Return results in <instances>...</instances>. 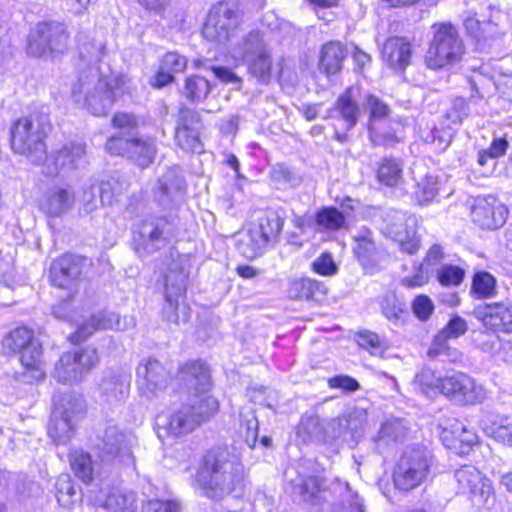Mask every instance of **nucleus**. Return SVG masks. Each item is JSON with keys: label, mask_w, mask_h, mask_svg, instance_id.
Masks as SVG:
<instances>
[{"label": "nucleus", "mask_w": 512, "mask_h": 512, "mask_svg": "<svg viewBox=\"0 0 512 512\" xmlns=\"http://www.w3.org/2000/svg\"><path fill=\"white\" fill-rule=\"evenodd\" d=\"M136 374L139 392L147 399L157 397L167 388L170 380L164 366L152 358L143 360L138 365Z\"/></svg>", "instance_id": "obj_22"}, {"label": "nucleus", "mask_w": 512, "mask_h": 512, "mask_svg": "<svg viewBox=\"0 0 512 512\" xmlns=\"http://www.w3.org/2000/svg\"><path fill=\"white\" fill-rule=\"evenodd\" d=\"M440 394L464 405L479 404L488 398L483 385L461 372L443 377Z\"/></svg>", "instance_id": "obj_18"}, {"label": "nucleus", "mask_w": 512, "mask_h": 512, "mask_svg": "<svg viewBox=\"0 0 512 512\" xmlns=\"http://www.w3.org/2000/svg\"><path fill=\"white\" fill-rule=\"evenodd\" d=\"M131 80L125 75L102 76L98 68L81 71L73 84L71 97L75 104L94 116H105L114 103L132 92Z\"/></svg>", "instance_id": "obj_1"}, {"label": "nucleus", "mask_w": 512, "mask_h": 512, "mask_svg": "<svg viewBox=\"0 0 512 512\" xmlns=\"http://www.w3.org/2000/svg\"><path fill=\"white\" fill-rule=\"evenodd\" d=\"M48 434L57 445L67 444L75 435L77 422L85 414V402L81 395L67 394L61 398L54 396Z\"/></svg>", "instance_id": "obj_7"}, {"label": "nucleus", "mask_w": 512, "mask_h": 512, "mask_svg": "<svg viewBox=\"0 0 512 512\" xmlns=\"http://www.w3.org/2000/svg\"><path fill=\"white\" fill-rule=\"evenodd\" d=\"M114 180L102 181L100 184H92L83 191L81 201L85 213H91L100 202L103 205H111L116 197L121 193L119 189L113 188Z\"/></svg>", "instance_id": "obj_33"}, {"label": "nucleus", "mask_w": 512, "mask_h": 512, "mask_svg": "<svg viewBox=\"0 0 512 512\" xmlns=\"http://www.w3.org/2000/svg\"><path fill=\"white\" fill-rule=\"evenodd\" d=\"M507 216V208L492 195L479 196L473 201L471 218L481 229H498L504 225Z\"/></svg>", "instance_id": "obj_24"}, {"label": "nucleus", "mask_w": 512, "mask_h": 512, "mask_svg": "<svg viewBox=\"0 0 512 512\" xmlns=\"http://www.w3.org/2000/svg\"><path fill=\"white\" fill-rule=\"evenodd\" d=\"M322 426L317 416H303L297 427V436L303 442L320 440L322 435Z\"/></svg>", "instance_id": "obj_52"}, {"label": "nucleus", "mask_w": 512, "mask_h": 512, "mask_svg": "<svg viewBox=\"0 0 512 512\" xmlns=\"http://www.w3.org/2000/svg\"><path fill=\"white\" fill-rule=\"evenodd\" d=\"M218 410L219 402L214 396H205L200 401L190 399L188 403L157 416L158 437L162 439L187 435L212 418Z\"/></svg>", "instance_id": "obj_3"}, {"label": "nucleus", "mask_w": 512, "mask_h": 512, "mask_svg": "<svg viewBox=\"0 0 512 512\" xmlns=\"http://www.w3.org/2000/svg\"><path fill=\"white\" fill-rule=\"evenodd\" d=\"M202 124L197 112L188 108L181 109L175 131L178 146L187 152L201 153L203 144L200 140Z\"/></svg>", "instance_id": "obj_25"}, {"label": "nucleus", "mask_w": 512, "mask_h": 512, "mask_svg": "<svg viewBox=\"0 0 512 512\" xmlns=\"http://www.w3.org/2000/svg\"><path fill=\"white\" fill-rule=\"evenodd\" d=\"M188 61L185 56L177 52H167L161 59L160 65L163 69L173 73H182L186 69Z\"/></svg>", "instance_id": "obj_64"}, {"label": "nucleus", "mask_w": 512, "mask_h": 512, "mask_svg": "<svg viewBox=\"0 0 512 512\" xmlns=\"http://www.w3.org/2000/svg\"><path fill=\"white\" fill-rule=\"evenodd\" d=\"M438 192V178L427 174L417 181L413 195L419 205H427L436 198Z\"/></svg>", "instance_id": "obj_48"}, {"label": "nucleus", "mask_w": 512, "mask_h": 512, "mask_svg": "<svg viewBox=\"0 0 512 512\" xmlns=\"http://www.w3.org/2000/svg\"><path fill=\"white\" fill-rule=\"evenodd\" d=\"M322 480L316 476L299 477L293 484V493L311 506H318L324 501V490L321 488Z\"/></svg>", "instance_id": "obj_39"}, {"label": "nucleus", "mask_w": 512, "mask_h": 512, "mask_svg": "<svg viewBox=\"0 0 512 512\" xmlns=\"http://www.w3.org/2000/svg\"><path fill=\"white\" fill-rule=\"evenodd\" d=\"M367 424V410L362 407H353L347 413L333 420L331 425L333 429L338 427L335 436L349 434L352 438L360 437Z\"/></svg>", "instance_id": "obj_35"}, {"label": "nucleus", "mask_w": 512, "mask_h": 512, "mask_svg": "<svg viewBox=\"0 0 512 512\" xmlns=\"http://www.w3.org/2000/svg\"><path fill=\"white\" fill-rule=\"evenodd\" d=\"M472 291L479 299L491 298L496 293V279L486 271H479L474 274Z\"/></svg>", "instance_id": "obj_51"}, {"label": "nucleus", "mask_w": 512, "mask_h": 512, "mask_svg": "<svg viewBox=\"0 0 512 512\" xmlns=\"http://www.w3.org/2000/svg\"><path fill=\"white\" fill-rule=\"evenodd\" d=\"M464 26L467 33L477 39L486 40V33H492L494 31V25L491 22H480L475 16L468 15L464 18Z\"/></svg>", "instance_id": "obj_61"}, {"label": "nucleus", "mask_w": 512, "mask_h": 512, "mask_svg": "<svg viewBox=\"0 0 512 512\" xmlns=\"http://www.w3.org/2000/svg\"><path fill=\"white\" fill-rule=\"evenodd\" d=\"M97 350L92 347L76 349L61 355L55 365L53 377L63 384L81 382L98 364Z\"/></svg>", "instance_id": "obj_12"}, {"label": "nucleus", "mask_w": 512, "mask_h": 512, "mask_svg": "<svg viewBox=\"0 0 512 512\" xmlns=\"http://www.w3.org/2000/svg\"><path fill=\"white\" fill-rule=\"evenodd\" d=\"M266 245L267 241L261 235V230L254 227L241 235L238 248L244 257L253 259L261 255Z\"/></svg>", "instance_id": "obj_44"}, {"label": "nucleus", "mask_w": 512, "mask_h": 512, "mask_svg": "<svg viewBox=\"0 0 512 512\" xmlns=\"http://www.w3.org/2000/svg\"><path fill=\"white\" fill-rule=\"evenodd\" d=\"M55 489L58 503L67 509H70L79 498L75 485L68 474L59 475Z\"/></svg>", "instance_id": "obj_49"}, {"label": "nucleus", "mask_w": 512, "mask_h": 512, "mask_svg": "<svg viewBox=\"0 0 512 512\" xmlns=\"http://www.w3.org/2000/svg\"><path fill=\"white\" fill-rule=\"evenodd\" d=\"M49 117L44 112H32L13 122L10 129L11 147L33 163L46 158L45 138L50 130Z\"/></svg>", "instance_id": "obj_4"}, {"label": "nucleus", "mask_w": 512, "mask_h": 512, "mask_svg": "<svg viewBox=\"0 0 512 512\" xmlns=\"http://www.w3.org/2000/svg\"><path fill=\"white\" fill-rule=\"evenodd\" d=\"M75 197L68 188L55 186L50 188L40 202L41 210L52 217H60L70 211Z\"/></svg>", "instance_id": "obj_31"}, {"label": "nucleus", "mask_w": 512, "mask_h": 512, "mask_svg": "<svg viewBox=\"0 0 512 512\" xmlns=\"http://www.w3.org/2000/svg\"><path fill=\"white\" fill-rule=\"evenodd\" d=\"M106 39L103 34L95 36H85L79 39V53L83 64L91 68H97L96 64L106 54Z\"/></svg>", "instance_id": "obj_37"}, {"label": "nucleus", "mask_w": 512, "mask_h": 512, "mask_svg": "<svg viewBox=\"0 0 512 512\" xmlns=\"http://www.w3.org/2000/svg\"><path fill=\"white\" fill-rule=\"evenodd\" d=\"M465 277V270L459 266L445 264L436 272V278L442 286H458Z\"/></svg>", "instance_id": "obj_55"}, {"label": "nucleus", "mask_w": 512, "mask_h": 512, "mask_svg": "<svg viewBox=\"0 0 512 512\" xmlns=\"http://www.w3.org/2000/svg\"><path fill=\"white\" fill-rule=\"evenodd\" d=\"M211 89L207 79L194 75L185 79L182 93L191 103H199L208 97Z\"/></svg>", "instance_id": "obj_47"}, {"label": "nucleus", "mask_w": 512, "mask_h": 512, "mask_svg": "<svg viewBox=\"0 0 512 512\" xmlns=\"http://www.w3.org/2000/svg\"><path fill=\"white\" fill-rule=\"evenodd\" d=\"M320 230L336 231L345 224V216L335 207H324L315 215Z\"/></svg>", "instance_id": "obj_50"}, {"label": "nucleus", "mask_w": 512, "mask_h": 512, "mask_svg": "<svg viewBox=\"0 0 512 512\" xmlns=\"http://www.w3.org/2000/svg\"><path fill=\"white\" fill-rule=\"evenodd\" d=\"M417 218L407 212L388 210L383 218V233L397 242L403 252L410 255L416 253L420 247L416 237Z\"/></svg>", "instance_id": "obj_16"}, {"label": "nucleus", "mask_w": 512, "mask_h": 512, "mask_svg": "<svg viewBox=\"0 0 512 512\" xmlns=\"http://www.w3.org/2000/svg\"><path fill=\"white\" fill-rule=\"evenodd\" d=\"M365 104L370 112L368 132L371 141L375 145H387L391 139L386 137L381 138L375 129L374 122L388 116L389 107L380 101L376 96L370 94L365 97Z\"/></svg>", "instance_id": "obj_41"}, {"label": "nucleus", "mask_w": 512, "mask_h": 512, "mask_svg": "<svg viewBox=\"0 0 512 512\" xmlns=\"http://www.w3.org/2000/svg\"><path fill=\"white\" fill-rule=\"evenodd\" d=\"M509 144L504 138H495L490 144L489 148L479 151L478 163L481 166L488 165L492 162V166L495 165V159L502 157L508 148Z\"/></svg>", "instance_id": "obj_56"}, {"label": "nucleus", "mask_w": 512, "mask_h": 512, "mask_svg": "<svg viewBox=\"0 0 512 512\" xmlns=\"http://www.w3.org/2000/svg\"><path fill=\"white\" fill-rule=\"evenodd\" d=\"M186 185L178 167L168 168L158 179L154 189L156 201L165 209L180 205L185 197Z\"/></svg>", "instance_id": "obj_23"}, {"label": "nucleus", "mask_w": 512, "mask_h": 512, "mask_svg": "<svg viewBox=\"0 0 512 512\" xmlns=\"http://www.w3.org/2000/svg\"><path fill=\"white\" fill-rule=\"evenodd\" d=\"M105 148L109 154L127 157L142 168L153 163L156 156L155 141L146 136L129 135L124 137L113 135L107 140Z\"/></svg>", "instance_id": "obj_15"}, {"label": "nucleus", "mask_w": 512, "mask_h": 512, "mask_svg": "<svg viewBox=\"0 0 512 512\" xmlns=\"http://www.w3.org/2000/svg\"><path fill=\"white\" fill-rule=\"evenodd\" d=\"M311 270L324 277H331L338 273V266L329 252L321 253L312 263Z\"/></svg>", "instance_id": "obj_60"}, {"label": "nucleus", "mask_w": 512, "mask_h": 512, "mask_svg": "<svg viewBox=\"0 0 512 512\" xmlns=\"http://www.w3.org/2000/svg\"><path fill=\"white\" fill-rule=\"evenodd\" d=\"M432 269L428 268L427 265L421 263L414 266L413 273L411 275L404 276L400 283L406 288H419L429 282L432 274Z\"/></svg>", "instance_id": "obj_59"}, {"label": "nucleus", "mask_w": 512, "mask_h": 512, "mask_svg": "<svg viewBox=\"0 0 512 512\" xmlns=\"http://www.w3.org/2000/svg\"><path fill=\"white\" fill-rule=\"evenodd\" d=\"M187 275L183 271L171 272L166 276L165 299L169 307L175 311V317L178 319L177 310L180 306V299L186 290Z\"/></svg>", "instance_id": "obj_43"}, {"label": "nucleus", "mask_w": 512, "mask_h": 512, "mask_svg": "<svg viewBox=\"0 0 512 512\" xmlns=\"http://www.w3.org/2000/svg\"><path fill=\"white\" fill-rule=\"evenodd\" d=\"M89 501L95 507H102L109 512H134L136 494L120 485H111L103 480L89 491Z\"/></svg>", "instance_id": "obj_19"}, {"label": "nucleus", "mask_w": 512, "mask_h": 512, "mask_svg": "<svg viewBox=\"0 0 512 512\" xmlns=\"http://www.w3.org/2000/svg\"><path fill=\"white\" fill-rule=\"evenodd\" d=\"M353 253L362 266L368 265L376 253L373 233L367 227H361L353 236Z\"/></svg>", "instance_id": "obj_40"}, {"label": "nucleus", "mask_w": 512, "mask_h": 512, "mask_svg": "<svg viewBox=\"0 0 512 512\" xmlns=\"http://www.w3.org/2000/svg\"><path fill=\"white\" fill-rule=\"evenodd\" d=\"M432 28L434 35L425 56L428 68L437 70L459 63L465 48L455 26L451 23H438Z\"/></svg>", "instance_id": "obj_6"}, {"label": "nucleus", "mask_w": 512, "mask_h": 512, "mask_svg": "<svg viewBox=\"0 0 512 512\" xmlns=\"http://www.w3.org/2000/svg\"><path fill=\"white\" fill-rule=\"evenodd\" d=\"M131 377L126 373L107 372L99 383V401L102 405L116 406L129 394Z\"/></svg>", "instance_id": "obj_28"}, {"label": "nucleus", "mask_w": 512, "mask_h": 512, "mask_svg": "<svg viewBox=\"0 0 512 512\" xmlns=\"http://www.w3.org/2000/svg\"><path fill=\"white\" fill-rule=\"evenodd\" d=\"M458 493L468 495L479 506L490 508L495 501L492 481L472 465H464L454 473Z\"/></svg>", "instance_id": "obj_14"}, {"label": "nucleus", "mask_w": 512, "mask_h": 512, "mask_svg": "<svg viewBox=\"0 0 512 512\" xmlns=\"http://www.w3.org/2000/svg\"><path fill=\"white\" fill-rule=\"evenodd\" d=\"M360 88L358 86L348 87L339 95L334 108L330 111L331 118L343 121L344 128L350 130L357 124L361 110L358 104Z\"/></svg>", "instance_id": "obj_30"}, {"label": "nucleus", "mask_w": 512, "mask_h": 512, "mask_svg": "<svg viewBox=\"0 0 512 512\" xmlns=\"http://www.w3.org/2000/svg\"><path fill=\"white\" fill-rule=\"evenodd\" d=\"M3 347L10 352H20V361L25 369L27 381H40L45 377L42 359V345L34 336L32 329L22 326L12 330L2 341Z\"/></svg>", "instance_id": "obj_5"}, {"label": "nucleus", "mask_w": 512, "mask_h": 512, "mask_svg": "<svg viewBox=\"0 0 512 512\" xmlns=\"http://www.w3.org/2000/svg\"><path fill=\"white\" fill-rule=\"evenodd\" d=\"M69 35L63 23L43 21L31 29L27 40V53L34 57H45L63 53L68 47Z\"/></svg>", "instance_id": "obj_11"}, {"label": "nucleus", "mask_w": 512, "mask_h": 512, "mask_svg": "<svg viewBox=\"0 0 512 512\" xmlns=\"http://www.w3.org/2000/svg\"><path fill=\"white\" fill-rule=\"evenodd\" d=\"M243 478V466L236 456L226 450L209 452L195 478L204 495L216 499L231 493Z\"/></svg>", "instance_id": "obj_2"}, {"label": "nucleus", "mask_w": 512, "mask_h": 512, "mask_svg": "<svg viewBox=\"0 0 512 512\" xmlns=\"http://www.w3.org/2000/svg\"><path fill=\"white\" fill-rule=\"evenodd\" d=\"M441 438L445 445L449 448H458L462 453L470 449L473 445L478 442L477 434L470 429H467L465 425L457 419H454L450 425V428H443Z\"/></svg>", "instance_id": "obj_36"}, {"label": "nucleus", "mask_w": 512, "mask_h": 512, "mask_svg": "<svg viewBox=\"0 0 512 512\" xmlns=\"http://www.w3.org/2000/svg\"><path fill=\"white\" fill-rule=\"evenodd\" d=\"M442 379L432 369L423 368L415 375L413 386L427 397H434L441 392Z\"/></svg>", "instance_id": "obj_46"}, {"label": "nucleus", "mask_w": 512, "mask_h": 512, "mask_svg": "<svg viewBox=\"0 0 512 512\" xmlns=\"http://www.w3.org/2000/svg\"><path fill=\"white\" fill-rule=\"evenodd\" d=\"M284 220L278 215H272L261 220L259 226L255 227L257 230H261V235L267 243L278 237L283 229Z\"/></svg>", "instance_id": "obj_62"}, {"label": "nucleus", "mask_w": 512, "mask_h": 512, "mask_svg": "<svg viewBox=\"0 0 512 512\" xmlns=\"http://www.w3.org/2000/svg\"><path fill=\"white\" fill-rule=\"evenodd\" d=\"M112 125L121 130L116 135L128 137L129 135H134L133 131L138 127V119L133 114L118 112L112 118Z\"/></svg>", "instance_id": "obj_63"}, {"label": "nucleus", "mask_w": 512, "mask_h": 512, "mask_svg": "<svg viewBox=\"0 0 512 512\" xmlns=\"http://www.w3.org/2000/svg\"><path fill=\"white\" fill-rule=\"evenodd\" d=\"M440 332L435 336L431 347L429 348L428 355L432 358L445 356L446 360L456 362L460 359V352L457 349H451L448 346L447 340Z\"/></svg>", "instance_id": "obj_57"}, {"label": "nucleus", "mask_w": 512, "mask_h": 512, "mask_svg": "<svg viewBox=\"0 0 512 512\" xmlns=\"http://www.w3.org/2000/svg\"><path fill=\"white\" fill-rule=\"evenodd\" d=\"M345 57L344 46L338 41H330L321 49L319 69L327 76L335 75L341 70Z\"/></svg>", "instance_id": "obj_38"}, {"label": "nucleus", "mask_w": 512, "mask_h": 512, "mask_svg": "<svg viewBox=\"0 0 512 512\" xmlns=\"http://www.w3.org/2000/svg\"><path fill=\"white\" fill-rule=\"evenodd\" d=\"M378 180L386 186H396L402 179V169L393 159H384L377 171Z\"/></svg>", "instance_id": "obj_53"}, {"label": "nucleus", "mask_w": 512, "mask_h": 512, "mask_svg": "<svg viewBox=\"0 0 512 512\" xmlns=\"http://www.w3.org/2000/svg\"><path fill=\"white\" fill-rule=\"evenodd\" d=\"M136 437L131 432L120 431L116 426H108L96 444L98 456L103 464L118 462L125 466L134 465L132 448Z\"/></svg>", "instance_id": "obj_13"}, {"label": "nucleus", "mask_w": 512, "mask_h": 512, "mask_svg": "<svg viewBox=\"0 0 512 512\" xmlns=\"http://www.w3.org/2000/svg\"><path fill=\"white\" fill-rule=\"evenodd\" d=\"M238 24L236 9L228 2H219L210 9L202 34L211 42L224 44L234 35Z\"/></svg>", "instance_id": "obj_17"}, {"label": "nucleus", "mask_w": 512, "mask_h": 512, "mask_svg": "<svg viewBox=\"0 0 512 512\" xmlns=\"http://www.w3.org/2000/svg\"><path fill=\"white\" fill-rule=\"evenodd\" d=\"M411 56V44L404 38L391 37L383 45L382 58L393 70L403 71L409 65Z\"/></svg>", "instance_id": "obj_32"}, {"label": "nucleus", "mask_w": 512, "mask_h": 512, "mask_svg": "<svg viewBox=\"0 0 512 512\" xmlns=\"http://www.w3.org/2000/svg\"><path fill=\"white\" fill-rule=\"evenodd\" d=\"M231 51L232 57L245 62L249 73L259 82L268 83L270 81L272 58L263 33L250 32Z\"/></svg>", "instance_id": "obj_9"}, {"label": "nucleus", "mask_w": 512, "mask_h": 512, "mask_svg": "<svg viewBox=\"0 0 512 512\" xmlns=\"http://www.w3.org/2000/svg\"><path fill=\"white\" fill-rule=\"evenodd\" d=\"M479 425L488 437L512 447V418L485 413Z\"/></svg>", "instance_id": "obj_34"}, {"label": "nucleus", "mask_w": 512, "mask_h": 512, "mask_svg": "<svg viewBox=\"0 0 512 512\" xmlns=\"http://www.w3.org/2000/svg\"><path fill=\"white\" fill-rule=\"evenodd\" d=\"M172 235L171 223L163 217H149L141 222L135 236L138 253H153L164 246Z\"/></svg>", "instance_id": "obj_20"}, {"label": "nucleus", "mask_w": 512, "mask_h": 512, "mask_svg": "<svg viewBox=\"0 0 512 512\" xmlns=\"http://www.w3.org/2000/svg\"><path fill=\"white\" fill-rule=\"evenodd\" d=\"M241 430L245 429V441L247 445L253 448L258 438V420L250 409L246 412H240Z\"/></svg>", "instance_id": "obj_58"}, {"label": "nucleus", "mask_w": 512, "mask_h": 512, "mask_svg": "<svg viewBox=\"0 0 512 512\" xmlns=\"http://www.w3.org/2000/svg\"><path fill=\"white\" fill-rule=\"evenodd\" d=\"M433 462L431 452L423 446L407 447L401 455L393 475L395 486L403 491L423 483Z\"/></svg>", "instance_id": "obj_10"}, {"label": "nucleus", "mask_w": 512, "mask_h": 512, "mask_svg": "<svg viewBox=\"0 0 512 512\" xmlns=\"http://www.w3.org/2000/svg\"><path fill=\"white\" fill-rule=\"evenodd\" d=\"M407 432L404 421L397 418L386 420L375 437V442L381 445H389L391 443L402 440Z\"/></svg>", "instance_id": "obj_45"}, {"label": "nucleus", "mask_w": 512, "mask_h": 512, "mask_svg": "<svg viewBox=\"0 0 512 512\" xmlns=\"http://www.w3.org/2000/svg\"><path fill=\"white\" fill-rule=\"evenodd\" d=\"M177 377L188 390L190 399L200 401L205 396H212L210 394L213 386L211 371L205 362L200 360L186 362L179 368Z\"/></svg>", "instance_id": "obj_21"}, {"label": "nucleus", "mask_w": 512, "mask_h": 512, "mask_svg": "<svg viewBox=\"0 0 512 512\" xmlns=\"http://www.w3.org/2000/svg\"><path fill=\"white\" fill-rule=\"evenodd\" d=\"M70 303L68 301L61 302L58 306L53 307V314L58 319L69 320L77 326L76 332L71 335V341L80 342L87 339L96 330L114 329L125 331L133 328L136 324L134 317L124 316L120 318L117 314L110 311H100L91 314L88 319L79 322L74 315L68 313Z\"/></svg>", "instance_id": "obj_8"}, {"label": "nucleus", "mask_w": 512, "mask_h": 512, "mask_svg": "<svg viewBox=\"0 0 512 512\" xmlns=\"http://www.w3.org/2000/svg\"><path fill=\"white\" fill-rule=\"evenodd\" d=\"M70 465L77 478L84 483H91L95 476L100 475L96 464L92 461L91 456L80 449L73 450L70 455Z\"/></svg>", "instance_id": "obj_42"}, {"label": "nucleus", "mask_w": 512, "mask_h": 512, "mask_svg": "<svg viewBox=\"0 0 512 512\" xmlns=\"http://www.w3.org/2000/svg\"><path fill=\"white\" fill-rule=\"evenodd\" d=\"M356 337L358 345L373 356H382L387 349L386 342L371 331H361Z\"/></svg>", "instance_id": "obj_54"}, {"label": "nucleus", "mask_w": 512, "mask_h": 512, "mask_svg": "<svg viewBox=\"0 0 512 512\" xmlns=\"http://www.w3.org/2000/svg\"><path fill=\"white\" fill-rule=\"evenodd\" d=\"M80 273V259L72 254H64L52 261L49 278L53 286L70 291Z\"/></svg>", "instance_id": "obj_29"}, {"label": "nucleus", "mask_w": 512, "mask_h": 512, "mask_svg": "<svg viewBox=\"0 0 512 512\" xmlns=\"http://www.w3.org/2000/svg\"><path fill=\"white\" fill-rule=\"evenodd\" d=\"M45 159L54 165V169L48 171V174L82 168L87 164L86 145L81 141L67 142Z\"/></svg>", "instance_id": "obj_26"}, {"label": "nucleus", "mask_w": 512, "mask_h": 512, "mask_svg": "<svg viewBox=\"0 0 512 512\" xmlns=\"http://www.w3.org/2000/svg\"><path fill=\"white\" fill-rule=\"evenodd\" d=\"M474 316L487 330L512 333V305L496 302L480 306L474 310Z\"/></svg>", "instance_id": "obj_27"}]
</instances>
